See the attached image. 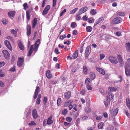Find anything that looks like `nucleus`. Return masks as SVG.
<instances>
[{"label": "nucleus", "instance_id": "obj_46", "mask_svg": "<svg viewBox=\"0 0 130 130\" xmlns=\"http://www.w3.org/2000/svg\"><path fill=\"white\" fill-rule=\"evenodd\" d=\"M105 57V55L103 54H100V59L102 60Z\"/></svg>", "mask_w": 130, "mask_h": 130}, {"label": "nucleus", "instance_id": "obj_36", "mask_svg": "<svg viewBox=\"0 0 130 130\" xmlns=\"http://www.w3.org/2000/svg\"><path fill=\"white\" fill-rule=\"evenodd\" d=\"M109 95V96H108L107 97H110V99H111V100H112L113 99V97H114V95L113 94H112L111 93H108Z\"/></svg>", "mask_w": 130, "mask_h": 130}, {"label": "nucleus", "instance_id": "obj_14", "mask_svg": "<svg viewBox=\"0 0 130 130\" xmlns=\"http://www.w3.org/2000/svg\"><path fill=\"white\" fill-rule=\"evenodd\" d=\"M53 117V116H51L48 118L47 121V124L49 125L53 123V121L52 120Z\"/></svg>", "mask_w": 130, "mask_h": 130}, {"label": "nucleus", "instance_id": "obj_63", "mask_svg": "<svg viewBox=\"0 0 130 130\" xmlns=\"http://www.w3.org/2000/svg\"><path fill=\"white\" fill-rule=\"evenodd\" d=\"M29 125H34L35 126L36 125V123L34 122V121H32L29 124Z\"/></svg>", "mask_w": 130, "mask_h": 130}, {"label": "nucleus", "instance_id": "obj_47", "mask_svg": "<svg viewBox=\"0 0 130 130\" xmlns=\"http://www.w3.org/2000/svg\"><path fill=\"white\" fill-rule=\"evenodd\" d=\"M3 23L5 25H6L8 23V21L6 19H5L2 21Z\"/></svg>", "mask_w": 130, "mask_h": 130}, {"label": "nucleus", "instance_id": "obj_4", "mask_svg": "<svg viewBox=\"0 0 130 130\" xmlns=\"http://www.w3.org/2000/svg\"><path fill=\"white\" fill-rule=\"evenodd\" d=\"M2 52L5 58L7 60H9L10 57V54L6 50H4Z\"/></svg>", "mask_w": 130, "mask_h": 130}, {"label": "nucleus", "instance_id": "obj_20", "mask_svg": "<svg viewBox=\"0 0 130 130\" xmlns=\"http://www.w3.org/2000/svg\"><path fill=\"white\" fill-rule=\"evenodd\" d=\"M71 96V93L70 92H66L65 94V98L66 99H68L70 98Z\"/></svg>", "mask_w": 130, "mask_h": 130}, {"label": "nucleus", "instance_id": "obj_11", "mask_svg": "<svg viewBox=\"0 0 130 130\" xmlns=\"http://www.w3.org/2000/svg\"><path fill=\"white\" fill-rule=\"evenodd\" d=\"M23 59L22 58H19L17 64L18 66H21L23 64Z\"/></svg>", "mask_w": 130, "mask_h": 130}, {"label": "nucleus", "instance_id": "obj_42", "mask_svg": "<svg viewBox=\"0 0 130 130\" xmlns=\"http://www.w3.org/2000/svg\"><path fill=\"white\" fill-rule=\"evenodd\" d=\"M86 88L87 89L89 90H91L92 88V87H91V85H86Z\"/></svg>", "mask_w": 130, "mask_h": 130}, {"label": "nucleus", "instance_id": "obj_2", "mask_svg": "<svg viewBox=\"0 0 130 130\" xmlns=\"http://www.w3.org/2000/svg\"><path fill=\"white\" fill-rule=\"evenodd\" d=\"M91 50L90 46H88L86 48L85 52V57L86 58H87L88 57L91 52Z\"/></svg>", "mask_w": 130, "mask_h": 130}, {"label": "nucleus", "instance_id": "obj_40", "mask_svg": "<svg viewBox=\"0 0 130 130\" xmlns=\"http://www.w3.org/2000/svg\"><path fill=\"white\" fill-rule=\"evenodd\" d=\"M85 112L87 113H89L91 111V109L88 108H86L85 109Z\"/></svg>", "mask_w": 130, "mask_h": 130}, {"label": "nucleus", "instance_id": "obj_21", "mask_svg": "<svg viewBox=\"0 0 130 130\" xmlns=\"http://www.w3.org/2000/svg\"><path fill=\"white\" fill-rule=\"evenodd\" d=\"M46 75L48 79L51 78L52 77V75L51 74L49 70H48L46 71Z\"/></svg>", "mask_w": 130, "mask_h": 130}, {"label": "nucleus", "instance_id": "obj_43", "mask_svg": "<svg viewBox=\"0 0 130 130\" xmlns=\"http://www.w3.org/2000/svg\"><path fill=\"white\" fill-rule=\"evenodd\" d=\"M39 86H37L36 89L35 93L38 94L39 91Z\"/></svg>", "mask_w": 130, "mask_h": 130}, {"label": "nucleus", "instance_id": "obj_13", "mask_svg": "<svg viewBox=\"0 0 130 130\" xmlns=\"http://www.w3.org/2000/svg\"><path fill=\"white\" fill-rule=\"evenodd\" d=\"M83 70L84 74L87 75L88 73V70L87 67L85 66L84 65L83 67Z\"/></svg>", "mask_w": 130, "mask_h": 130}, {"label": "nucleus", "instance_id": "obj_26", "mask_svg": "<svg viewBox=\"0 0 130 130\" xmlns=\"http://www.w3.org/2000/svg\"><path fill=\"white\" fill-rule=\"evenodd\" d=\"M92 30V28L90 26H88L86 27V30L88 32H90Z\"/></svg>", "mask_w": 130, "mask_h": 130}, {"label": "nucleus", "instance_id": "obj_58", "mask_svg": "<svg viewBox=\"0 0 130 130\" xmlns=\"http://www.w3.org/2000/svg\"><path fill=\"white\" fill-rule=\"evenodd\" d=\"M11 32L12 34L14 35L16 34L17 33V32L14 29H12L11 30Z\"/></svg>", "mask_w": 130, "mask_h": 130}, {"label": "nucleus", "instance_id": "obj_29", "mask_svg": "<svg viewBox=\"0 0 130 130\" xmlns=\"http://www.w3.org/2000/svg\"><path fill=\"white\" fill-rule=\"evenodd\" d=\"M96 13L97 12L94 9L91 10L90 12V13L93 15L96 14Z\"/></svg>", "mask_w": 130, "mask_h": 130}, {"label": "nucleus", "instance_id": "obj_31", "mask_svg": "<svg viewBox=\"0 0 130 130\" xmlns=\"http://www.w3.org/2000/svg\"><path fill=\"white\" fill-rule=\"evenodd\" d=\"M61 100L60 98H58L57 100V105L59 106L61 105Z\"/></svg>", "mask_w": 130, "mask_h": 130}, {"label": "nucleus", "instance_id": "obj_33", "mask_svg": "<svg viewBox=\"0 0 130 130\" xmlns=\"http://www.w3.org/2000/svg\"><path fill=\"white\" fill-rule=\"evenodd\" d=\"M90 82V79L88 78H87L85 80V82L86 85H89V84Z\"/></svg>", "mask_w": 130, "mask_h": 130}, {"label": "nucleus", "instance_id": "obj_19", "mask_svg": "<svg viewBox=\"0 0 130 130\" xmlns=\"http://www.w3.org/2000/svg\"><path fill=\"white\" fill-rule=\"evenodd\" d=\"M78 51L77 50L75 52L73 53V59H76L78 55Z\"/></svg>", "mask_w": 130, "mask_h": 130}, {"label": "nucleus", "instance_id": "obj_18", "mask_svg": "<svg viewBox=\"0 0 130 130\" xmlns=\"http://www.w3.org/2000/svg\"><path fill=\"white\" fill-rule=\"evenodd\" d=\"M27 34L28 36H29L31 32V27L30 26H29L27 28Z\"/></svg>", "mask_w": 130, "mask_h": 130}, {"label": "nucleus", "instance_id": "obj_54", "mask_svg": "<svg viewBox=\"0 0 130 130\" xmlns=\"http://www.w3.org/2000/svg\"><path fill=\"white\" fill-rule=\"evenodd\" d=\"M64 44H67V45H69L70 44V41L68 40H67L66 41L64 42Z\"/></svg>", "mask_w": 130, "mask_h": 130}, {"label": "nucleus", "instance_id": "obj_32", "mask_svg": "<svg viewBox=\"0 0 130 130\" xmlns=\"http://www.w3.org/2000/svg\"><path fill=\"white\" fill-rule=\"evenodd\" d=\"M30 12L29 11H26V17L27 19L28 20H29L30 19Z\"/></svg>", "mask_w": 130, "mask_h": 130}, {"label": "nucleus", "instance_id": "obj_53", "mask_svg": "<svg viewBox=\"0 0 130 130\" xmlns=\"http://www.w3.org/2000/svg\"><path fill=\"white\" fill-rule=\"evenodd\" d=\"M66 9H64V10L60 13V17H61L64 13L66 11Z\"/></svg>", "mask_w": 130, "mask_h": 130}, {"label": "nucleus", "instance_id": "obj_50", "mask_svg": "<svg viewBox=\"0 0 130 130\" xmlns=\"http://www.w3.org/2000/svg\"><path fill=\"white\" fill-rule=\"evenodd\" d=\"M54 52L56 54H59L60 53L59 52L57 48H55V49Z\"/></svg>", "mask_w": 130, "mask_h": 130}, {"label": "nucleus", "instance_id": "obj_39", "mask_svg": "<svg viewBox=\"0 0 130 130\" xmlns=\"http://www.w3.org/2000/svg\"><path fill=\"white\" fill-rule=\"evenodd\" d=\"M66 120L68 122H71L72 120V119L70 117H68L66 118Z\"/></svg>", "mask_w": 130, "mask_h": 130}, {"label": "nucleus", "instance_id": "obj_45", "mask_svg": "<svg viewBox=\"0 0 130 130\" xmlns=\"http://www.w3.org/2000/svg\"><path fill=\"white\" fill-rule=\"evenodd\" d=\"M76 23L74 22H72L71 24V26L73 28H75L76 27Z\"/></svg>", "mask_w": 130, "mask_h": 130}, {"label": "nucleus", "instance_id": "obj_55", "mask_svg": "<svg viewBox=\"0 0 130 130\" xmlns=\"http://www.w3.org/2000/svg\"><path fill=\"white\" fill-rule=\"evenodd\" d=\"M40 99H37L36 101V103L38 105H39L40 102Z\"/></svg>", "mask_w": 130, "mask_h": 130}, {"label": "nucleus", "instance_id": "obj_51", "mask_svg": "<svg viewBox=\"0 0 130 130\" xmlns=\"http://www.w3.org/2000/svg\"><path fill=\"white\" fill-rule=\"evenodd\" d=\"M118 108L115 109L113 111V114H117L118 112Z\"/></svg>", "mask_w": 130, "mask_h": 130}, {"label": "nucleus", "instance_id": "obj_9", "mask_svg": "<svg viewBox=\"0 0 130 130\" xmlns=\"http://www.w3.org/2000/svg\"><path fill=\"white\" fill-rule=\"evenodd\" d=\"M5 44L8 48L11 51L12 50V47L10 43L8 41L6 40L4 41Z\"/></svg>", "mask_w": 130, "mask_h": 130}, {"label": "nucleus", "instance_id": "obj_24", "mask_svg": "<svg viewBox=\"0 0 130 130\" xmlns=\"http://www.w3.org/2000/svg\"><path fill=\"white\" fill-rule=\"evenodd\" d=\"M37 20L36 18H35L34 19L32 23V28H34L35 27L37 23Z\"/></svg>", "mask_w": 130, "mask_h": 130}, {"label": "nucleus", "instance_id": "obj_44", "mask_svg": "<svg viewBox=\"0 0 130 130\" xmlns=\"http://www.w3.org/2000/svg\"><path fill=\"white\" fill-rule=\"evenodd\" d=\"M101 21V20H100V19H99L98 20H96L94 24V26H96L97 25L99 24Z\"/></svg>", "mask_w": 130, "mask_h": 130}, {"label": "nucleus", "instance_id": "obj_27", "mask_svg": "<svg viewBox=\"0 0 130 130\" xmlns=\"http://www.w3.org/2000/svg\"><path fill=\"white\" fill-rule=\"evenodd\" d=\"M109 90H110L111 91H113L117 90V88L115 87H111L108 88Z\"/></svg>", "mask_w": 130, "mask_h": 130}, {"label": "nucleus", "instance_id": "obj_59", "mask_svg": "<svg viewBox=\"0 0 130 130\" xmlns=\"http://www.w3.org/2000/svg\"><path fill=\"white\" fill-rule=\"evenodd\" d=\"M77 33V31L76 30H74L73 31L72 34L73 35H76Z\"/></svg>", "mask_w": 130, "mask_h": 130}, {"label": "nucleus", "instance_id": "obj_5", "mask_svg": "<svg viewBox=\"0 0 130 130\" xmlns=\"http://www.w3.org/2000/svg\"><path fill=\"white\" fill-rule=\"evenodd\" d=\"M50 8V7L49 5H47L45 8L42 13V15H45L48 12Z\"/></svg>", "mask_w": 130, "mask_h": 130}, {"label": "nucleus", "instance_id": "obj_61", "mask_svg": "<svg viewBox=\"0 0 130 130\" xmlns=\"http://www.w3.org/2000/svg\"><path fill=\"white\" fill-rule=\"evenodd\" d=\"M87 18L88 17H87L86 15H84L83 17V20L87 21Z\"/></svg>", "mask_w": 130, "mask_h": 130}, {"label": "nucleus", "instance_id": "obj_60", "mask_svg": "<svg viewBox=\"0 0 130 130\" xmlns=\"http://www.w3.org/2000/svg\"><path fill=\"white\" fill-rule=\"evenodd\" d=\"M88 118V117L87 116H84L83 117L82 119V121H84L85 120H86Z\"/></svg>", "mask_w": 130, "mask_h": 130}, {"label": "nucleus", "instance_id": "obj_49", "mask_svg": "<svg viewBox=\"0 0 130 130\" xmlns=\"http://www.w3.org/2000/svg\"><path fill=\"white\" fill-rule=\"evenodd\" d=\"M15 70V67H13L11 68L9 70V71H10L14 72Z\"/></svg>", "mask_w": 130, "mask_h": 130}, {"label": "nucleus", "instance_id": "obj_48", "mask_svg": "<svg viewBox=\"0 0 130 130\" xmlns=\"http://www.w3.org/2000/svg\"><path fill=\"white\" fill-rule=\"evenodd\" d=\"M23 6L24 7V9L26 10L28 7L27 5V3H25L23 4Z\"/></svg>", "mask_w": 130, "mask_h": 130}, {"label": "nucleus", "instance_id": "obj_8", "mask_svg": "<svg viewBox=\"0 0 130 130\" xmlns=\"http://www.w3.org/2000/svg\"><path fill=\"white\" fill-rule=\"evenodd\" d=\"M125 73L126 75L128 76H130V67H125Z\"/></svg>", "mask_w": 130, "mask_h": 130}, {"label": "nucleus", "instance_id": "obj_34", "mask_svg": "<svg viewBox=\"0 0 130 130\" xmlns=\"http://www.w3.org/2000/svg\"><path fill=\"white\" fill-rule=\"evenodd\" d=\"M78 10L77 8H76L73 10H71L70 12V14H72L74 13Z\"/></svg>", "mask_w": 130, "mask_h": 130}, {"label": "nucleus", "instance_id": "obj_3", "mask_svg": "<svg viewBox=\"0 0 130 130\" xmlns=\"http://www.w3.org/2000/svg\"><path fill=\"white\" fill-rule=\"evenodd\" d=\"M108 59L110 62L112 63L116 64L118 62L116 58L113 56H110L109 57Z\"/></svg>", "mask_w": 130, "mask_h": 130}, {"label": "nucleus", "instance_id": "obj_62", "mask_svg": "<svg viewBox=\"0 0 130 130\" xmlns=\"http://www.w3.org/2000/svg\"><path fill=\"white\" fill-rule=\"evenodd\" d=\"M67 110L66 109H65L64 110H62V114H67Z\"/></svg>", "mask_w": 130, "mask_h": 130}, {"label": "nucleus", "instance_id": "obj_17", "mask_svg": "<svg viewBox=\"0 0 130 130\" xmlns=\"http://www.w3.org/2000/svg\"><path fill=\"white\" fill-rule=\"evenodd\" d=\"M18 45L19 48L21 50H24V47L23 44L20 41L18 42Z\"/></svg>", "mask_w": 130, "mask_h": 130}, {"label": "nucleus", "instance_id": "obj_56", "mask_svg": "<svg viewBox=\"0 0 130 130\" xmlns=\"http://www.w3.org/2000/svg\"><path fill=\"white\" fill-rule=\"evenodd\" d=\"M47 99L46 97H45L44 99V104H45L47 103Z\"/></svg>", "mask_w": 130, "mask_h": 130}, {"label": "nucleus", "instance_id": "obj_12", "mask_svg": "<svg viewBox=\"0 0 130 130\" xmlns=\"http://www.w3.org/2000/svg\"><path fill=\"white\" fill-rule=\"evenodd\" d=\"M96 69L100 73L103 75H104L105 74V71L104 70L101 68L96 67Z\"/></svg>", "mask_w": 130, "mask_h": 130}, {"label": "nucleus", "instance_id": "obj_64", "mask_svg": "<svg viewBox=\"0 0 130 130\" xmlns=\"http://www.w3.org/2000/svg\"><path fill=\"white\" fill-rule=\"evenodd\" d=\"M80 121V119L79 118H78L76 120V123H75V124L76 126H77L79 122Z\"/></svg>", "mask_w": 130, "mask_h": 130}, {"label": "nucleus", "instance_id": "obj_25", "mask_svg": "<svg viewBox=\"0 0 130 130\" xmlns=\"http://www.w3.org/2000/svg\"><path fill=\"white\" fill-rule=\"evenodd\" d=\"M130 67V58H128L127 60V62L125 64V67Z\"/></svg>", "mask_w": 130, "mask_h": 130}, {"label": "nucleus", "instance_id": "obj_16", "mask_svg": "<svg viewBox=\"0 0 130 130\" xmlns=\"http://www.w3.org/2000/svg\"><path fill=\"white\" fill-rule=\"evenodd\" d=\"M34 49V45H31V46L30 50L27 54V56H29L32 54Z\"/></svg>", "mask_w": 130, "mask_h": 130}, {"label": "nucleus", "instance_id": "obj_10", "mask_svg": "<svg viewBox=\"0 0 130 130\" xmlns=\"http://www.w3.org/2000/svg\"><path fill=\"white\" fill-rule=\"evenodd\" d=\"M110 97H107L104 100V104L106 107H107L110 103Z\"/></svg>", "mask_w": 130, "mask_h": 130}, {"label": "nucleus", "instance_id": "obj_15", "mask_svg": "<svg viewBox=\"0 0 130 130\" xmlns=\"http://www.w3.org/2000/svg\"><path fill=\"white\" fill-rule=\"evenodd\" d=\"M16 12L15 11H12L8 12L9 16L11 18L13 17L15 15Z\"/></svg>", "mask_w": 130, "mask_h": 130}, {"label": "nucleus", "instance_id": "obj_23", "mask_svg": "<svg viewBox=\"0 0 130 130\" xmlns=\"http://www.w3.org/2000/svg\"><path fill=\"white\" fill-rule=\"evenodd\" d=\"M126 106L127 107L130 109V101L128 98L126 99Z\"/></svg>", "mask_w": 130, "mask_h": 130}, {"label": "nucleus", "instance_id": "obj_37", "mask_svg": "<svg viewBox=\"0 0 130 130\" xmlns=\"http://www.w3.org/2000/svg\"><path fill=\"white\" fill-rule=\"evenodd\" d=\"M88 21L89 23H92L94 22V19L92 18H90Z\"/></svg>", "mask_w": 130, "mask_h": 130}, {"label": "nucleus", "instance_id": "obj_35", "mask_svg": "<svg viewBox=\"0 0 130 130\" xmlns=\"http://www.w3.org/2000/svg\"><path fill=\"white\" fill-rule=\"evenodd\" d=\"M117 15L124 16V13L121 12H119L117 13Z\"/></svg>", "mask_w": 130, "mask_h": 130}, {"label": "nucleus", "instance_id": "obj_52", "mask_svg": "<svg viewBox=\"0 0 130 130\" xmlns=\"http://www.w3.org/2000/svg\"><path fill=\"white\" fill-rule=\"evenodd\" d=\"M4 76V74L2 73V70H0V77H3Z\"/></svg>", "mask_w": 130, "mask_h": 130}, {"label": "nucleus", "instance_id": "obj_38", "mask_svg": "<svg viewBox=\"0 0 130 130\" xmlns=\"http://www.w3.org/2000/svg\"><path fill=\"white\" fill-rule=\"evenodd\" d=\"M80 14H79V12H78V14L76 15V20L77 21H79L80 20L81 18V17L80 16Z\"/></svg>", "mask_w": 130, "mask_h": 130}, {"label": "nucleus", "instance_id": "obj_7", "mask_svg": "<svg viewBox=\"0 0 130 130\" xmlns=\"http://www.w3.org/2000/svg\"><path fill=\"white\" fill-rule=\"evenodd\" d=\"M88 7L86 6H85L79 10L78 12H79V14H81L86 12L88 10Z\"/></svg>", "mask_w": 130, "mask_h": 130}, {"label": "nucleus", "instance_id": "obj_41", "mask_svg": "<svg viewBox=\"0 0 130 130\" xmlns=\"http://www.w3.org/2000/svg\"><path fill=\"white\" fill-rule=\"evenodd\" d=\"M78 70V68L76 67H74L72 70V71L73 72H76Z\"/></svg>", "mask_w": 130, "mask_h": 130}, {"label": "nucleus", "instance_id": "obj_1", "mask_svg": "<svg viewBox=\"0 0 130 130\" xmlns=\"http://www.w3.org/2000/svg\"><path fill=\"white\" fill-rule=\"evenodd\" d=\"M122 21V19L120 17H117L113 19L112 22V24H116L121 23Z\"/></svg>", "mask_w": 130, "mask_h": 130}, {"label": "nucleus", "instance_id": "obj_57", "mask_svg": "<svg viewBox=\"0 0 130 130\" xmlns=\"http://www.w3.org/2000/svg\"><path fill=\"white\" fill-rule=\"evenodd\" d=\"M117 58L119 60H122V58L121 55H117Z\"/></svg>", "mask_w": 130, "mask_h": 130}, {"label": "nucleus", "instance_id": "obj_22", "mask_svg": "<svg viewBox=\"0 0 130 130\" xmlns=\"http://www.w3.org/2000/svg\"><path fill=\"white\" fill-rule=\"evenodd\" d=\"M90 77L91 79L92 80H94L95 77V74L92 72H90Z\"/></svg>", "mask_w": 130, "mask_h": 130}, {"label": "nucleus", "instance_id": "obj_28", "mask_svg": "<svg viewBox=\"0 0 130 130\" xmlns=\"http://www.w3.org/2000/svg\"><path fill=\"white\" fill-rule=\"evenodd\" d=\"M127 50L130 52V43L128 42L126 44Z\"/></svg>", "mask_w": 130, "mask_h": 130}, {"label": "nucleus", "instance_id": "obj_30", "mask_svg": "<svg viewBox=\"0 0 130 130\" xmlns=\"http://www.w3.org/2000/svg\"><path fill=\"white\" fill-rule=\"evenodd\" d=\"M104 126V124L102 123H99L98 125V128L99 129H101Z\"/></svg>", "mask_w": 130, "mask_h": 130}, {"label": "nucleus", "instance_id": "obj_6", "mask_svg": "<svg viewBox=\"0 0 130 130\" xmlns=\"http://www.w3.org/2000/svg\"><path fill=\"white\" fill-rule=\"evenodd\" d=\"M40 40L39 39H38L34 44V51L36 52L38 50L40 44Z\"/></svg>", "mask_w": 130, "mask_h": 130}]
</instances>
